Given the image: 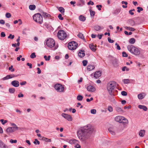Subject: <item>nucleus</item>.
I'll use <instances>...</instances> for the list:
<instances>
[{"label": "nucleus", "mask_w": 148, "mask_h": 148, "mask_svg": "<svg viewBox=\"0 0 148 148\" xmlns=\"http://www.w3.org/2000/svg\"><path fill=\"white\" fill-rule=\"evenodd\" d=\"M93 130V127L90 124L79 129L77 132V135L81 140L84 141L88 138L89 134Z\"/></svg>", "instance_id": "nucleus-1"}, {"label": "nucleus", "mask_w": 148, "mask_h": 148, "mask_svg": "<svg viewBox=\"0 0 148 148\" xmlns=\"http://www.w3.org/2000/svg\"><path fill=\"white\" fill-rule=\"evenodd\" d=\"M127 48L130 52L135 55H139L140 54V52L139 49L133 45H128Z\"/></svg>", "instance_id": "nucleus-2"}, {"label": "nucleus", "mask_w": 148, "mask_h": 148, "mask_svg": "<svg viewBox=\"0 0 148 148\" xmlns=\"http://www.w3.org/2000/svg\"><path fill=\"white\" fill-rule=\"evenodd\" d=\"M114 120L117 122L122 123L125 126L126 124H128V121L125 117L121 116H117L114 118Z\"/></svg>", "instance_id": "nucleus-3"}, {"label": "nucleus", "mask_w": 148, "mask_h": 148, "mask_svg": "<svg viewBox=\"0 0 148 148\" xmlns=\"http://www.w3.org/2000/svg\"><path fill=\"white\" fill-rule=\"evenodd\" d=\"M33 19L34 21L40 24H41L43 22L42 16L39 13L35 14L33 16Z\"/></svg>", "instance_id": "nucleus-4"}, {"label": "nucleus", "mask_w": 148, "mask_h": 148, "mask_svg": "<svg viewBox=\"0 0 148 148\" xmlns=\"http://www.w3.org/2000/svg\"><path fill=\"white\" fill-rule=\"evenodd\" d=\"M57 36L60 39L64 40L66 38L67 35L66 32L64 30H60L58 32Z\"/></svg>", "instance_id": "nucleus-5"}, {"label": "nucleus", "mask_w": 148, "mask_h": 148, "mask_svg": "<svg viewBox=\"0 0 148 148\" xmlns=\"http://www.w3.org/2000/svg\"><path fill=\"white\" fill-rule=\"evenodd\" d=\"M115 87V85L113 82H110L108 84L107 89L110 94L112 93Z\"/></svg>", "instance_id": "nucleus-6"}, {"label": "nucleus", "mask_w": 148, "mask_h": 148, "mask_svg": "<svg viewBox=\"0 0 148 148\" xmlns=\"http://www.w3.org/2000/svg\"><path fill=\"white\" fill-rule=\"evenodd\" d=\"M77 46V43L73 41L70 42L69 43L68 45V47L69 49L73 50L76 49Z\"/></svg>", "instance_id": "nucleus-7"}, {"label": "nucleus", "mask_w": 148, "mask_h": 148, "mask_svg": "<svg viewBox=\"0 0 148 148\" xmlns=\"http://www.w3.org/2000/svg\"><path fill=\"white\" fill-rule=\"evenodd\" d=\"M46 43L47 46L50 48H52L53 47L55 44L54 40L51 38L47 39Z\"/></svg>", "instance_id": "nucleus-8"}, {"label": "nucleus", "mask_w": 148, "mask_h": 148, "mask_svg": "<svg viewBox=\"0 0 148 148\" xmlns=\"http://www.w3.org/2000/svg\"><path fill=\"white\" fill-rule=\"evenodd\" d=\"M55 88L57 91L62 92L63 91L64 88L62 85L57 84L55 86Z\"/></svg>", "instance_id": "nucleus-9"}, {"label": "nucleus", "mask_w": 148, "mask_h": 148, "mask_svg": "<svg viewBox=\"0 0 148 148\" xmlns=\"http://www.w3.org/2000/svg\"><path fill=\"white\" fill-rule=\"evenodd\" d=\"M62 116L69 121H71L73 120V118L71 115L64 113L61 114Z\"/></svg>", "instance_id": "nucleus-10"}, {"label": "nucleus", "mask_w": 148, "mask_h": 148, "mask_svg": "<svg viewBox=\"0 0 148 148\" xmlns=\"http://www.w3.org/2000/svg\"><path fill=\"white\" fill-rule=\"evenodd\" d=\"M101 72L100 71H96L94 73V77L96 79L98 78L101 75Z\"/></svg>", "instance_id": "nucleus-11"}, {"label": "nucleus", "mask_w": 148, "mask_h": 148, "mask_svg": "<svg viewBox=\"0 0 148 148\" xmlns=\"http://www.w3.org/2000/svg\"><path fill=\"white\" fill-rule=\"evenodd\" d=\"M87 90L90 92H94L95 90V87L89 85L87 87Z\"/></svg>", "instance_id": "nucleus-12"}, {"label": "nucleus", "mask_w": 148, "mask_h": 148, "mask_svg": "<svg viewBox=\"0 0 148 148\" xmlns=\"http://www.w3.org/2000/svg\"><path fill=\"white\" fill-rule=\"evenodd\" d=\"M11 84L15 87H18L19 86V82L16 80H14L11 82Z\"/></svg>", "instance_id": "nucleus-13"}, {"label": "nucleus", "mask_w": 148, "mask_h": 148, "mask_svg": "<svg viewBox=\"0 0 148 148\" xmlns=\"http://www.w3.org/2000/svg\"><path fill=\"white\" fill-rule=\"evenodd\" d=\"M41 13L42 15L45 18H49L50 17H51V15L50 14L46 12H41Z\"/></svg>", "instance_id": "nucleus-14"}, {"label": "nucleus", "mask_w": 148, "mask_h": 148, "mask_svg": "<svg viewBox=\"0 0 148 148\" xmlns=\"http://www.w3.org/2000/svg\"><path fill=\"white\" fill-rule=\"evenodd\" d=\"M69 143L71 144H74L76 145V144L79 143V141L76 139H73L69 140Z\"/></svg>", "instance_id": "nucleus-15"}, {"label": "nucleus", "mask_w": 148, "mask_h": 148, "mask_svg": "<svg viewBox=\"0 0 148 148\" xmlns=\"http://www.w3.org/2000/svg\"><path fill=\"white\" fill-rule=\"evenodd\" d=\"M146 95L145 93L143 92L141 93H140L138 95V99H142L144 98L145 96Z\"/></svg>", "instance_id": "nucleus-16"}, {"label": "nucleus", "mask_w": 148, "mask_h": 148, "mask_svg": "<svg viewBox=\"0 0 148 148\" xmlns=\"http://www.w3.org/2000/svg\"><path fill=\"white\" fill-rule=\"evenodd\" d=\"M85 55V53L84 51V50H81L79 51L78 53V56L81 57L82 58L84 57Z\"/></svg>", "instance_id": "nucleus-17"}, {"label": "nucleus", "mask_w": 148, "mask_h": 148, "mask_svg": "<svg viewBox=\"0 0 148 148\" xmlns=\"http://www.w3.org/2000/svg\"><path fill=\"white\" fill-rule=\"evenodd\" d=\"M145 130H141L140 131L139 133V136L141 137H143L145 134Z\"/></svg>", "instance_id": "nucleus-18"}, {"label": "nucleus", "mask_w": 148, "mask_h": 148, "mask_svg": "<svg viewBox=\"0 0 148 148\" xmlns=\"http://www.w3.org/2000/svg\"><path fill=\"white\" fill-rule=\"evenodd\" d=\"M89 47L90 49L93 51L95 52L96 50V47L93 44L89 45Z\"/></svg>", "instance_id": "nucleus-19"}, {"label": "nucleus", "mask_w": 148, "mask_h": 148, "mask_svg": "<svg viewBox=\"0 0 148 148\" xmlns=\"http://www.w3.org/2000/svg\"><path fill=\"white\" fill-rule=\"evenodd\" d=\"M0 147L1 148H8V147L0 140Z\"/></svg>", "instance_id": "nucleus-20"}, {"label": "nucleus", "mask_w": 148, "mask_h": 148, "mask_svg": "<svg viewBox=\"0 0 148 148\" xmlns=\"http://www.w3.org/2000/svg\"><path fill=\"white\" fill-rule=\"evenodd\" d=\"M108 131L112 135H115L114 127H110L108 129Z\"/></svg>", "instance_id": "nucleus-21"}, {"label": "nucleus", "mask_w": 148, "mask_h": 148, "mask_svg": "<svg viewBox=\"0 0 148 148\" xmlns=\"http://www.w3.org/2000/svg\"><path fill=\"white\" fill-rule=\"evenodd\" d=\"M95 30L98 31L102 29L103 28L98 25L95 26L94 27Z\"/></svg>", "instance_id": "nucleus-22"}, {"label": "nucleus", "mask_w": 148, "mask_h": 148, "mask_svg": "<svg viewBox=\"0 0 148 148\" xmlns=\"http://www.w3.org/2000/svg\"><path fill=\"white\" fill-rule=\"evenodd\" d=\"M138 107L140 109H142L144 111H146L147 110V107L145 106L139 105L138 106Z\"/></svg>", "instance_id": "nucleus-23"}, {"label": "nucleus", "mask_w": 148, "mask_h": 148, "mask_svg": "<svg viewBox=\"0 0 148 148\" xmlns=\"http://www.w3.org/2000/svg\"><path fill=\"white\" fill-rule=\"evenodd\" d=\"M77 36L82 39H83L85 42H86V39L84 38L83 36V35L81 33H79L77 35Z\"/></svg>", "instance_id": "nucleus-24"}, {"label": "nucleus", "mask_w": 148, "mask_h": 148, "mask_svg": "<svg viewBox=\"0 0 148 148\" xmlns=\"http://www.w3.org/2000/svg\"><path fill=\"white\" fill-rule=\"evenodd\" d=\"M116 110L119 113H121L124 112L123 110L121 108L119 107H116Z\"/></svg>", "instance_id": "nucleus-25"}, {"label": "nucleus", "mask_w": 148, "mask_h": 148, "mask_svg": "<svg viewBox=\"0 0 148 148\" xmlns=\"http://www.w3.org/2000/svg\"><path fill=\"white\" fill-rule=\"evenodd\" d=\"M111 62L112 64L114 65H116L118 63V61L116 59L113 58L111 60Z\"/></svg>", "instance_id": "nucleus-26"}, {"label": "nucleus", "mask_w": 148, "mask_h": 148, "mask_svg": "<svg viewBox=\"0 0 148 148\" xmlns=\"http://www.w3.org/2000/svg\"><path fill=\"white\" fill-rule=\"evenodd\" d=\"M58 9L59 11L63 15L64 14V9L62 7H59L58 8Z\"/></svg>", "instance_id": "nucleus-27"}, {"label": "nucleus", "mask_w": 148, "mask_h": 148, "mask_svg": "<svg viewBox=\"0 0 148 148\" xmlns=\"http://www.w3.org/2000/svg\"><path fill=\"white\" fill-rule=\"evenodd\" d=\"M87 69L89 71H91L94 69L95 68V66L93 65H88L87 67Z\"/></svg>", "instance_id": "nucleus-28"}, {"label": "nucleus", "mask_w": 148, "mask_h": 148, "mask_svg": "<svg viewBox=\"0 0 148 148\" xmlns=\"http://www.w3.org/2000/svg\"><path fill=\"white\" fill-rule=\"evenodd\" d=\"M79 19L81 21H84L86 20V17L82 15H80L79 17Z\"/></svg>", "instance_id": "nucleus-29"}, {"label": "nucleus", "mask_w": 148, "mask_h": 148, "mask_svg": "<svg viewBox=\"0 0 148 148\" xmlns=\"http://www.w3.org/2000/svg\"><path fill=\"white\" fill-rule=\"evenodd\" d=\"M125 29L127 30H129L131 31H134L135 30V29L132 27L126 26L125 27Z\"/></svg>", "instance_id": "nucleus-30"}, {"label": "nucleus", "mask_w": 148, "mask_h": 148, "mask_svg": "<svg viewBox=\"0 0 148 148\" xmlns=\"http://www.w3.org/2000/svg\"><path fill=\"white\" fill-rule=\"evenodd\" d=\"M42 140H44L47 142H51V139L45 137H43L42 138Z\"/></svg>", "instance_id": "nucleus-31"}, {"label": "nucleus", "mask_w": 148, "mask_h": 148, "mask_svg": "<svg viewBox=\"0 0 148 148\" xmlns=\"http://www.w3.org/2000/svg\"><path fill=\"white\" fill-rule=\"evenodd\" d=\"M12 130L11 127H9L7 128L6 130V132L8 134H9L10 133L12 132Z\"/></svg>", "instance_id": "nucleus-32"}, {"label": "nucleus", "mask_w": 148, "mask_h": 148, "mask_svg": "<svg viewBox=\"0 0 148 148\" xmlns=\"http://www.w3.org/2000/svg\"><path fill=\"white\" fill-rule=\"evenodd\" d=\"M29 8L31 10H34L36 9V6L35 5H30L29 6Z\"/></svg>", "instance_id": "nucleus-33"}, {"label": "nucleus", "mask_w": 148, "mask_h": 148, "mask_svg": "<svg viewBox=\"0 0 148 148\" xmlns=\"http://www.w3.org/2000/svg\"><path fill=\"white\" fill-rule=\"evenodd\" d=\"M135 42V40L133 38H131L130 39L129 42L131 44H134Z\"/></svg>", "instance_id": "nucleus-34"}, {"label": "nucleus", "mask_w": 148, "mask_h": 148, "mask_svg": "<svg viewBox=\"0 0 148 148\" xmlns=\"http://www.w3.org/2000/svg\"><path fill=\"white\" fill-rule=\"evenodd\" d=\"M9 92L11 93H13L15 91L14 88H10L9 89Z\"/></svg>", "instance_id": "nucleus-35"}, {"label": "nucleus", "mask_w": 148, "mask_h": 148, "mask_svg": "<svg viewBox=\"0 0 148 148\" xmlns=\"http://www.w3.org/2000/svg\"><path fill=\"white\" fill-rule=\"evenodd\" d=\"M11 128L13 130H12L13 132L18 129V127H17L16 126H15L11 127Z\"/></svg>", "instance_id": "nucleus-36"}, {"label": "nucleus", "mask_w": 148, "mask_h": 148, "mask_svg": "<svg viewBox=\"0 0 148 148\" xmlns=\"http://www.w3.org/2000/svg\"><path fill=\"white\" fill-rule=\"evenodd\" d=\"M124 84H128L130 83V80L128 79H125L123 80Z\"/></svg>", "instance_id": "nucleus-37"}, {"label": "nucleus", "mask_w": 148, "mask_h": 148, "mask_svg": "<svg viewBox=\"0 0 148 148\" xmlns=\"http://www.w3.org/2000/svg\"><path fill=\"white\" fill-rule=\"evenodd\" d=\"M83 99V97L81 95H78L77 97V99L79 101H81Z\"/></svg>", "instance_id": "nucleus-38"}, {"label": "nucleus", "mask_w": 148, "mask_h": 148, "mask_svg": "<svg viewBox=\"0 0 148 148\" xmlns=\"http://www.w3.org/2000/svg\"><path fill=\"white\" fill-rule=\"evenodd\" d=\"M8 79L11 78L12 77H15V75L14 74L8 75L7 76Z\"/></svg>", "instance_id": "nucleus-39"}, {"label": "nucleus", "mask_w": 148, "mask_h": 148, "mask_svg": "<svg viewBox=\"0 0 148 148\" xmlns=\"http://www.w3.org/2000/svg\"><path fill=\"white\" fill-rule=\"evenodd\" d=\"M50 57L51 56H48V57H47L46 56H45L44 57V58L45 59L46 61L49 60H50Z\"/></svg>", "instance_id": "nucleus-40"}, {"label": "nucleus", "mask_w": 148, "mask_h": 148, "mask_svg": "<svg viewBox=\"0 0 148 148\" xmlns=\"http://www.w3.org/2000/svg\"><path fill=\"white\" fill-rule=\"evenodd\" d=\"M90 13L91 16H94L95 14V11L92 10L91 9L90 10Z\"/></svg>", "instance_id": "nucleus-41"}, {"label": "nucleus", "mask_w": 148, "mask_h": 148, "mask_svg": "<svg viewBox=\"0 0 148 148\" xmlns=\"http://www.w3.org/2000/svg\"><path fill=\"white\" fill-rule=\"evenodd\" d=\"M120 11V10L119 9H116L114 12V13L116 14H117L119 13Z\"/></svg>", "instance_id": "nucleus-42"}, {"label": "nucleus", "mask_w": 148, "mask_h": 148, "mask_svg": "<svg viewBox=\"0 0 148 148\" xmlns=\"http://www.w3.org/2000/svg\"><path fill=\"white\" fill-rule=\"evenodd\" d=\"M108 110L110 112L113 111V108L111 106H109L108 107Z\"/></svg>", "instance_id": "nucleus-43"}, {"label": "nucleus", "mask_w": 148, "mask_h": 148, "mask_svg": "<svg viewBox=\"0 0 148 148\" xmlns=\"http://www.w3.org/2000/svg\"><path fill=\"white\" fill-rule=\"evenodd\" d=\"M30 57L32 58H35L36 56V55H35V53H32L31 54V55L30 56Z\"/></svg>", "instance_id": "nucleus-44"}, {"label": "nucleus", "mask_w": 148, "mask_h": 148, "mask_svg": "<svg viewBox=\"0 0 148 148\" xmlns=\"http://www.w3.org/2000/svg\"><path fill=\"white\" fill-rule=\"evenodd\" d=\"M14 35H12V34H10L9 36L8 37V38L12 39L14 38Z\"/></svg>", "instance_id": "nucleus-45"}, {"label": "nucleus", "mask_w": 148, "mask_h": 148, "mask_svg": "<svg viewBox=\"0 0 148 148\" xmlns=\"http://www.w3.org/2000/svg\"><path fill=\"white\" fill-rule=\"evenodd\" d=\"M137 9H138L137 12L139 13L141 11H143V10L142 8L139 7H138Z\"/></svg>", "instance_id": "nucleus-46"}, {"label": "nucleus", "mask_w": 148, "mask_h": 148, "mask_svg": "<svg viewBox=\"0 0 148 148\" xmlns=\"http://www.w3.org/2000/svg\"><path fill=\"white\" fill-rule=\"evenodd\" d=\"M90 112L91 114H95L96 112V110L95 109H92L90 111Z\"/></svg>", "instance_id": "nucleus-47"}, {"label": "nucleus", "mask_w": 148, "mask_h": 148, "mask_svg": "<svg viewBox=\"0 0 148 148\" xmlns=\"http://www.w3.org/2000/svg\"><path fill=\"white\" fill-rule=\"evenodd\" d=\"M0 121L1 122L3 125H4L5 123L7 122V120H4V119H1L0 120Z\"/></svg>", "instance_id": "nucleus-48"}, {"label": "nucleus", "mask_w": 148, "mask_h": 148, "mask_svg": "<svg viewBox=\"0 0 148 148\" xmlns=\"http://www.w3.org/2000/svg\"><path fill=\"white\" fill-rule=\"evenodd\" d=\"M35 141L34 142V143L35 144H37L39 145L40 143V142L37 139H35Z\"/></svg>", "instance_id": "nucleus-49"}, {"label": "nucleus", "mask_w": 148, "mask_h": 148, "mask_svg": "<svg viewBox=\"0 0 148 148\" xmlns=\"http://www.w3.org/2000/svg\"><path fill=\"white\" fill-rule=\"evenodd\" d=\"M58 17L59 18V19L60 20H63L64 19V18L62 16V15L61 14H59L58 16Z\"/></svg>", "instance_id": "nucleus-50"}, {"label": "nucleus", "mask_w": 148, "mask_h": 148, "mask_svg": "<svg viewBox=\"0 0 148 148\" xmlns=\"http://www.w3.org/2000/svg\"><path fill=\"white\" fill-rule=\"evenodd\" d=\"M87 63H88L87 61L86 60H84L82 62L83 65L84 66H85L87 65Z\"/></svg>", "instance_id": "nucleus-51"}, {"label": "nucleus", "mask_w": 148, "mask_h": 148, "mask_svg": "<svg viewBox=\"0 0 148 148\" xmlns=\"http://www.w3.org/2000/svg\"><path fill=\"white\" fill-rule=\"evenodd\" d=\"M69 110L70 111H72V112L73 113H75V112L76 111V110L75 109L72 108H71L69 109Z\"/></svg>", "instance_id": "nucleus-52"}, {"label": "nucleus", "mask_w": 148, "mask_h": 148, "mask_svg": "<svg viewBox=\"0 0 148 148\" xmlns=\"http://www.w3.org/2000/svg\"><path fill=\"white\" fill-rule=\"evenodd\" d=\"M121 94L123 96H125L127 95V93L125 91H123L121 92Z\"/></svg>", "instance_id": "nucleus-53"}, {"label": "nucleus", "mask_w": 148, "mask_h": 148, "mask_svg": "<svg viewBox=\"0 0 148 148\" xmlns=\"http://www.w3.org/2000/svg\"><path fill=\"white\" fill-rule=\"evenodd\" d=\"M102 6L101 5H97L96 7L98 9V10H101V8H102Z\"/></svg>", "instance_id": "nucleus-54"}, {"label": "nucleus", "mask_w": 148, "mask_h": 148, "mask_svg": "<svg viewBox=\"0 0 148 148\" xmlns=\"http://www.w3.org/2000/svg\"><path fill=\"white\" fill-rule=\"evenodd\" d=\"M5 16L7 18H9L11 16V15L10 13H7L5 14Z\"/></svg>", "instance_id": "nucleus-55"}, {"label": "nucleus", "mask_w": 148, "mask_h": 148, "mask_svg": "<svg viewBox=\"0 0 148 148\" xmlns=\"http://www.w3.org/2000/svg\"><path fill=\"white\" fill-rule=\"evenodd\" d=\"M10 142L11 143H16L17 142V141L16 140H13L12 139H11L10 140Z\"/></svg>", "instance_id": "nucleus-56"}, {"label": "nucleus", "mask_w": 148, "mask_h": 148, "mask_svg": "<svg viewBox=\"0 0 148 148\" xmlns=\"http://www.w3.org/2000/svg\"><path fill=\"white\" fill-rule=\"evenodd\" d=\"M122 69L123 71H125V70H126L127 71H128L129 70L127 68L126 66H124L122 68Z\"/></svg>", "instance_id": "nucleus-57"}, {"label": "nucleus", "mask_w": 148, "mask_h": 148, "mask_svg": "<svg viewBox=\"0 0 148 148\" xmlns=\"http://www.w3.org/2000/svg\"><path fill=\"white\" fill-rule=\"evenodd\" d=\"M115 45L116 46V49L118 50H120L121 49V47L117 43H115Z\"/></svg>", "instance_id": "nucleus-58"}, {"label": "nucleus", "mask_w": 148, "mask_h": 148, "mask_svg": "<svg viewBox=\"0 0 148 148\" xmlns=\"http://www.w3.org/2000/svg\"><path fill=\"white\" fill-rule=\"evenodd\" d=\"M9 69L12 72H13L14 71V69L13 68V66L12 65L9 67Z\"/></svg>", "instance_id": "nucleus-59"}, {"label": "nucleus", "mask_w": 148, "mask_h": 148, "mask_svg": "<svg viewBox=\"0 0 148 148\" xmlns=\"http://www.w3.org/2000/svg\"><path fill=\"white\" fill-rule=\"evenodd\" d=\"M108 41L110 43H113L114 42V41L113 40H112L110 38H108Z\"/></svg>", "instance_id": "nucleus-60"}, {"label": "nucleus", "mask_w": 148, "mask_h": 148, "mask_svg": "<svg viewBox=\"0 0 148 148\" xmlns=\"http://www.w3.org/2000/svg\"><path fill=\"white\" fill-rule=\"evenodd\" d=\"M5 35L4 32H2L1 34V36L2 37H4L5 36Z\"/></svg>", "instance_id": "nucleus-61"}, {"label": "nucleus", "mask_w": 148, "mask_h": 148, "mask_svg": "<svg viewBox=\"0 0 148 148\" xmlns=\"http://www.w3.org/2000/svg\"><path fill=\"white\" fill-rule=\"evenodd\" d=\"M134 11V9L131 10H130L129 11V13L131 15H133L134 14V13L132 12V11Z\"/></svg>", "instance_id": "nucleus-62"}, {"label": "nucleus", "mask_w": 148, "mask_h": 148, "mask_svg": "<svg viewBox=\"0 0 148 148\" xmlns=\"http://www.w3.org/2000/svg\"><path fill=\"white\" fill-rule=\"evenodd\" d=\"M122 56L123 57H127V55L125 52H122Z\"/></svg>", "instance_id": "nucleus-63"}, {"label": "nucleus", "mask_w": 148, "mask_h": 148, "mask_svg": "<svg viewBox=\"0 0 148 148\" xmlns=\"http://www.w3.org/2000/svg\"><path fill=\"white\" fill-rule=\"evenodd\" d=\"M44 25L47 28H48L50 27V25L49 24L47 23H45Z\"/></svg>", "instance_id": "nucleus-64"}]
</instances>
